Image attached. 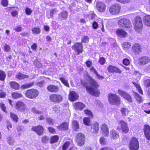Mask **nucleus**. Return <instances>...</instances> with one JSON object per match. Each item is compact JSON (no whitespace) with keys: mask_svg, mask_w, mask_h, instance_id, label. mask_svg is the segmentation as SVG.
I'll use <instances>...</instances> for the list:
<instances>
[{"mask_svg":"<svg viewBox=\"0 0 150 150\" xmlns=\"http://www.w3.org/2000/svg\"><path fill=\"white\" fill-rule=\"evenodd\" d=\"M117 1L122 4L128 3L131 2L132 0H116Z\"/></svg>","mask_w":150,"mask_h":150,"instance_id":"052dcab7","label":"nucleus"},{"mask_svg":"<svg viewBox=\"0 0 150 150\" xmlns=\"http://www.w3.org/2000/svg\"><path fill=\"white\" fill-rule=\"evenodd\" d=\"M117 93L120 95L124 98L126 99L130 102H132L131 96L126 92L121 90L118 89L117 92Z\"/></svg>","mask_w":150,"mask_h":150,"instance_id":"f8f14e48","label":"nucleus"},{"mask_svg":"<svg viewBox=\"0 0 150 150\" xmlns=\"http://www.w3.org/2000/svg\"><path fill=\"white\" fill-rule=\"evenodd\" d=\"M50 101L53 103H60L62 100V97L61 95L55 94H52L49 97Z\"/></svg>","mask_w":150,"mask_h":150,"instance_id":"9d476101","label":"nucleus"},{"mask_svg":"<svg viewBox=\"0 0 150 150\" xmlns=\"http://www.w3.org/2000/svg\"><path fill=\"white\" fill-rule=\"evenodd\" d=\"M46 121L50 125H52L54 124V121L53 119L49 117H47L46 118Z\"/></svg>","mask_w":150,"mask_h":150,"instance_id":"bf43d9fd","label":"nucleus"},{"mask_svg":"<svg viewBox=\"0 0 150 150\" xmlns=\"http://www.w3.org/2000/svg\"><path fill=\"white\" fill-rule=\"evenodd\" d=\"M33 33L35 34H39L40 32V29L38 27L33 28L32 30Z\"/></svg>","mask_w":150,"mask_h":150,"instance_id":"09e8293b","label":"nucleus"},{"mask_svg":"<svg viewBox=\"0 0 150 150\" xmlns=\"http://www.w3.org/2000/svg\"><path fill=\"white\" fill-rule=\"evenodd\" d=\"M100 143L102 145H105L107 142L106 139L103 137H101L99 139Z\"/></svg>","mask_w":150,"mask_h":150,"instance_id":"79ce46f5","label":"nucleus"},{"mask_svg":"<svg viewBox=\"0 0 150 150\" xmlns=\"http://www.w3.org/2000/svg\"><path fill=\"white\" fill-rule=\"evenodd\" d=\"M75 140L79 146H82L85 142L84 135L80 133L77 134L76 136Z\"/></svg>","mask_w":150,"mask_h":150,"instance_id":"1a4fd4ad","label":"nucleus"},{"mask_svg":"<svg viewBox=\"0 0 150 150\" xmlns=\"http://www.w3.org/2000/svg\"><path fill=\"white\" fill-rule=\"evenodd\" d=\"M57 11L56 8L52 9L50 11V15L49 17H48V18H52L54 14Z\"/></svg>","mask_w":150,"mask_h":150,"instance_id":"603ef678","label":"nucleus"},{"mask_svg":"<svg viewBox=\"0 0 150 150\" xmlns=\"http://www.w3.org/2000/svg\"><path fill=\"white\" fill-rule=\"evenodd\" d=\"M59 79L65 86L69 88V86L68 82L67 80L63 77H59Z\"/></svg>","mask_w":150,"mask_h":150,"instance_id":"e433bc0d","label":"nucleus"},{"mask_svg":"<svg viewBox=\"0 0 150 150\" xmlns=\"http://www.w3.org/2000/svg\"><path fill=\"white\" fill-rule=\"evenodd\" d=\"M38 91L36 89H31L27 90L25 94V96L30 99H33L38 95Z\"/></svg>","mask_w":150,"mask_h":150,"instance_id":"20e7f679","label":"nucleus"},{"mask_svg":"<svg viewBox=\"0 0 150 150\" xmlns=\"http://www.w3.org/2000/svg\"><path fill=\"white\" fill-rule=\"evenodd\" d=\"M7 140L8 143L9 144L11 145H14L15 140L12 136H8L7 137Z\"/></svg>","mask_w":150,"mask_h":150,"instance_id":"7c9ffc66","label":"nucleus"},{"mask_svg":"<svg viewBox=\"0 0 150 150\" xmlns=\"http://www.w3.org/2000/svg\"><path fill=\"white\" fill-rule=\"evenodd\" d=\"M108 99L110 103L112 105H117L120 103V98L116 94H110L108 96Z\"/></svg>","mask_w":150,"mask_h":150,"instance_id":"7ed1b4c3","label":"nucleus"},{"mask_svg":"<svg viewBox=\"0 0 150 150\" xmlns=\"http://www.w3.org/2000/svg\"><path fill=\"white\" fill-rule=\"evenodd\" d=\"M116 33L117 35L120 37L124 38L127 36V33L123 30L118 29L117 30Z\"/></svg>","mask_w":150,"mask_h":150,"instance_id":"bb28decb","label":"nucleus"},{"mask_svg":"<svg viewBox=\"0 0 150 150\" xmlns=\"http://www.w3.org/2000/svg\"><path fill=\"white\" fill-rule=\"evenodd\" d=\"M122 114L124 115H127L129 112L128 109L126 108H122L121 110Z\"/></svg>","mask_w":150,"mask_h":150,"instance_id":"de8ad7c7","label":"nucleus"},{"mask_svg":"<svg viewBox=\"0 0 150 150\" xmlns=\"http://www.w3.org/2000/svg\"><path fill=\"white\" fill-rule=\"evenodd\" d=\"M0 107L2 110L5 112L7 113V112L6 110V107L4 104L2 103H0Z\"/></svg>","mask_w":150,"mask_h":150,"instance_id":"6e6d98bb","label":"nucleus"},{"mask_svg":"<svg viewBox=\"0 0 150 150\" xmlns=\"http://www.w3.org/2000/svg\"><path fill=\"white\" fill-rule=\"evenodd\" d=\"M25 12L28 15H30L32 13V11L29 8L27 7L25 9Z\"/></svg>","mask_w":150,"mask_h":150,"instance_id":"0e129e2a","label":"nucleus"},{"mask_svg":"<svg viewBox=\"0 0 150 150\" xmlns=\"http://www.w3.org/2000/svg\"><path fill=\"white\" fill-rule=\"evenodd\" d=\"M10 115L11 117L13 119V121L16 122H18V118L16 114L11 112Z\"/></svg>","mask_w":150,"mask_h":150,"instance_id":"a19ab883","label":"nucleus"},{"mask_svg":"<svg viewBox=\"0 0 150 150\" xmlns=\"http://www.w3.org/2000/svg\"><path fill=\"white\" fill-rule=\"evenodd\" d=\"M12 97L15 99H17L22 96V95L18 93L13 92L12 93Z\"/></svg>","mask_w":150,"mask_h":150,"instance_id":"c03bdc74","label":"nucleus"},{"mask_svg":"<svg viewBox=\"0 0 150 150\" xmlns=\"http://www.w3.org/2000/svg\"><path fill=\"white\" fill-rule=\"evenodd\" d=\"M47 89L50 92L56 93L58 91L59 88L57 86L53 85H50L47 87Z\"/></svg>","mask_w":150,"mask_h":150,"instance_id":"393cba45","label":"nucleus"},{"mask_svg":"<svg viewBox=\"0 0 150 150\" xmlns=\"http://www.w3.org/2000/svg\"><path fill=\"white\" fill-rule=\"evenodd\" d=\"M91 118L90 117H85L83 119L84 124L86 125L89 126L90 122V119Z\"/></svg>","mask_w":150,"mask_h":150,"instance_id":"8fccbe9b","label":"nucleus"},{"mask_svg":"<svg viewBox=\"0 0 150 150\" xmlns=\"http://www.w3.org/2000/svg\"><path fill=\"white\" fill-rule=\"evenodd\" d=\"M101 129L102 132L104 135L108 137L109 136V129L106 124L103 123L102 125Z\"/></svg>","mask_w":150,"mask_h":150,"instance_id":"b1692460","label":"nucleus"},{"mask_svg":"<svg viewBox=\"0 0 150 150\" xmlns=\"http://www.w3.org/2000/svg\"><path fill=\"white\" fill-rule=\"evenodd\" d=\"M34 84V82L26 83L23 84L21 86V88L22 89H25L29 88L32 86Z\"/></svg>","mask_w":150,"mask_h":150,"instance_id":"f704fd0d","label":"nucleus"},{"mask_svg":"<svg viewBox=\"0 0 150 150\" xmlns=\"http://www.w3.org/2000/svg\"><path fill=\"white\" fill-rule=\"evenodd\" d=\"M1 4L4 6H7L8 5V1L7 0H2L1 1Z\"/></svg>","mask_w":150,"mask_h":150,"instance_id":"338daca9","label":"nucleus"},{"mask_svg":"<svg viewBox=\"0 0 150 150\" xmlns=\"http://www.w3.org/2000/svg\"><path fill=\"white\" fill-rule=\"evenodd\" d=\"M139 147V143L138 140L135 137L132 138L130 142L129 149L131 150H137Z\"/></svg>","mask_w":150,"mask_h":150,"instance_id":"0eeeda50","label":"nucleus"},{"mask_svg":"<svg viewBox=\"0 0 150 150\" xmlns=\"http://www.w3.org/2000/svg\"><path fill=\"white\" fill-rule=\"evenodd\" d=\"M7 123V127L8 130H9V128H12V125L10 122L8 120H6V121Z\"/></svg>","mask_w":150,"mask_h":150,"instance_id":"e2e57ef3","label":"nucleus"},{"mask_svg":"<svg viewBox=\"0 0 150 150\" xmlns=\"http://www.w3.org/2000/svg\"><path fill=\"white\" fill-rule=\"evenodd\" d=\"M16 77L18 79H22L25 78H28L29 76L28 75L23 74L21 73H19L16 76Z\"/></svg>","mask_w":150,"mask_h":150,"instance_id":"2f4dec72","label":"nucleus"},{"mask_svg":"<svg viewBox=\"0 0 150 150\" xmlns=\"http://www.w3.org/2000/svg\"><path fill=\"white\" fill-rule=\"evenodd\" d=\"M15 108L18 111L24 112L25 110V105L22 101H18L15 104Z\"/></svg>","mask_w":150,"mask_h":150,"instance_id":"2eb2a0df","label":"nucleus"},{"mask_svg":"<svg viewBox=\"0 0 150 150\" xmlns=\"http://www.w3.org/2000/svg\"><path fill=\"white\" fill-rule=\"evenodd\" d=\"M84 112L86 115L89 117L90 118H92L93 117V113L92 112L89 110L88 109L84 110Z\"/></svg>","mask_w":150,"mask_h":150,"instance_id":"ea45409f","label":"nucleus"},{"mask_svg":"<svg viewBox=\"0 0 150 150\" xmlns=\"http://www.w3.org/2000/svg\"><path fill=\"white\" fill-rule=\"evenodd\" d=\"M117 93L120 95L124 98L126 99L130 102H132L131 96L126 92L121 90L118 89L117 92Z\"/></svg>","mask_w":150,"mask_h":150,"instance_id":"ddd939ff","label":"nucleus"},{"mask_svg":"<svg viewBox=\"0 0 150 150\" xmlns=\"http://www.w3.org/2000/svg\"><path fill=\"white\" fill-rule=\"evenodd\" d=\"M144 21L145 25L147 26H150V15H147L144 17Z\"/></svg>","mask_w":150,"mask_h":150,"instance_id":"c85d7f7f","label":"nucleus"},{"mask_svg":"<svg viewBox=\"0 0 150 150\" xmlns=\"http://www.w3.org/2000/svg\"><path fill=\"white\" fill-rule=\"evenodd\" d=\"M53 110L56 113H59L60 112V108L59 106L57 105H55L53 106L52 107Z\"/></svg>","mask_w":150,"mask_h":150,"instance_id":"a18cd8bd","label":"nucleus"},{"mask_svg":"<svg viewBox=\"0 0 150 150\" xmlns=\"http://www.w3.org/2000/svg\"><path fill=\"white\" fill-rule=\"evenodd\" d=\"M133 83L134 84V85L136 86L139 93H140L141 94L143 95V92L140 86L137 83H135V82H133Z\"/></svg>","mask_w":150,"mask_h":150,"instance_id":"3c124183","label":"nucleus"},{"mask_svg":"<svg viewBox=\"0 0 150 150\" xmlns=\"http://www.w3.org/2000/svg\"><path fill=\"white\" fill-rule=\"evenodd\" d=\"M89 83L91 86H86V90L91 95L95 96H98L100 93V92L97 88H98L99 85L94 79L90 78L89 80Z\"/></svg>","mask_w":150,"mask_h":150,"instance_id":"f257e3e1","label":"nucleus"},{"mask_svg":"<svg viewBox=\"0 0 150 150\" xmlns=\"http://www.w3.org/2000/svg\"><path fill=\"white\" fill-rule=\"evenodd\" d=\"M32 111L34 113H36L38 114H42L43 112L39 111L36 109L35 108H33L31 109Z\"/></svg>","mask_w":150,"mask_h":150,"instance_id":"5fc2aeb1","label":"nucleus"},{"mask_svg":"<svg viewBox=\"0 0 150 150\" xmlns=\"http://www.w3.org/2000/svg\"><path fill=\"white\" fill-rule=\"evenodd\" d=\"M134 96L135 99L138 102L141 103L142 102V97L137 93L134 92Z\"/></svg>","mask_w":150,"mask_h":150,"instance_id":"473e14b6","label":"nucleus"},{"mask_svg":"<svg viewBox=\"0 0 150 150\" xmlns=\"http://www.w3.org/2000/svg\"><path fill=\"white\" fill-rule=\"evenodd\" d=\"M99 130V124L97 122H95L91 125V132L94 134L98 133Z\"/></svg>","mask_w":150,"mask_h":150,"instance_id":"412c9836","label":"nucleus"},{"mask_svg":"<svg viewBox=\"0 0 150 150\" xmlns=\"http://www.w3.org/2000/svg\"><path fill=\"white\" fill-rule=\"evenodd\" d=\"M118 126L117 129H120L122 132L125 133L128 132L129 130V128L127 126V124L125 122L120 120L118 122Z\"/></svg>","mask_w":150,"mask_h":150,"instance_id":"6e6552de","label":"nucleus"},{"mask_svg":"<svg viewBox=\"0 0 150 150\" xmlns=\"http://www.w3.org/2000/svg\"><path fill=\"white\" fill-rule=\"evenodd\" d=\"M34 64L37 67L41 68L42 66V64L39 62L36 61Z\"/></svg>","mask_w":150,"mask_h":150,"instance_id":"774afa93","label":"nucleus"},{"mask_svg":"<svg viewBox=\"0 0 150 150\" xmlns=\"http://www.w3.org/2000/svg\"><path fill=\"white\" fill-rule=\"evenodd\" d=\"M110 135L111 138L113 140H116L119 137L118 131L114 129L110 131Z\"/></svg>","mask_w":150,"mask_h":150,"instance_id":"4be33fe9","label":"nucleus"},{"mask_svg":"<svg viewBox=\"0 0 150 150\" xmlns=\"http://www.w3.org/2000/svg\"><path fill=\"white\" fill-rule=\"evenodd\" d=\"M122 46L124 50H127L130 47L131 45L129 42H125L122 44Z\"/></svg>","mask_w":150,"mask_h":150,"instance_id":"c9c22d12","label":"nucleus"},{"mask_svg":"<svg viewBox=\"0 0 150 150\" xmlns=\"http://www.w3.org/2000/svg\"><path fill=\"white\" fill-rule=\"evenodd\" d=\"M117 93L120 95L124 98L126 99L130 102H132L131 96L126 92L121 90L118 89L117 92Z\"/></svg>","mask_w":150,"mask_h":150,"instance_id":"4468645a","label":"nucleus"},{"mask_svg":"<svg viewBox=\"0 0 150 150\" xmlns=\"http://www.w3.org/2000/svg\"><path fill=\"white\" fill-rule=\"evenodd\" d=\"M134 27L135 31L138 32H139L142 30L143 25L142 20L140 17H137L136 18Z\"/></svg>","mask_w":150,"mask_h":150,"instance_id":"39448f33","label":"nucleus"},{"mask_svg":"<svg viewBox=\"0 0 150 150\" xmlns=\"http://www.w3.org/2000/svg\"><path fill=\"white\" fill-rule=\"evenodd\" d=\"M72 127L73 129L76 131L79 128V125L78 122L76 121H73L72 122Z\"/></svg>","mask_w":150,"mask_h":150,"instance_id":"58836bf2","label":"nucleus"},{"mask_svg":"<svg viewBox=\"0 0 150 150\" xmlns=\"http://www.w3.org/2000/svg\"><path fill=\"white\" fill-rule=\"evenodd\" d=\"M144 131L146 139L150 140V127L147 125H145Z\"/></svg>","mask_w":150,"mask_h":150,"instance_id":"6ab92c4d","label":"nucleus"},{"mask_svg":"<svg viewBox=\"0 0 150 150\" xmlns=\"http://www.w3.org/2000/svg\"><path fill=\"white\" fill-rule=\"evenodd\" d=\"M132 51L136 54H138L142 51V46L140 44L135 43L132 47Z\"/></svg>","mask_w":150,"mask_h":150,"instance_id":"a211bd4d","label":"nucleus"},{"mask_svg":"<svg viewBox=\"0 0 150 150\" xmlns=\"http://www.w3.org/2000/svg\"><path fill=\"white\" fill-rule=\"evenodd\" d=\"M138 64L141 66L145 65L150 62V57L147 56L141 57L138 59Z\"/></svg>","mask_w":150,"mask_h":150,"instance_id":"dca6fc26","label":"nucleus"},{"mask_svg":"<svg viewBox=\"0 0 150 150\" xmlns=\"http://www.w3.org/2000/svg\"><path fill=\"white\" fill-rule=\"evenodd\" d=\"M45 83V81H42L40 82H37L36 84V85L40 87L43 86L44 84Z\"/></svg>","mask_w":150,"mask_h":150,"instance_id":"69168bd1","label":"nucleus"},{"mask_svg":"<svg viewBox=\"0 0 150 150\" xmlns=\"http://www.w3.org/2000/svg\"><path fill=\"white\" fill-rule=\"evenodd\" d=\"M48 139L49 138L48 137L44 136L42 138L41 142L42 143H46L47 142Z\"/></svg>","mask_w":150,"mask_h":150,"instance_id":"4d7b16f0","label":"nucleus"},{"mask_svg":"<svg viewBox=\"0 0 150 150\" xmlns=\"http://www.w3.org/2000/svg\"><path fill=\"white\" fill-rule=\"evenodd\" d=\"M59 139V137L57 136H54L51 137L50 143L53 144L57 142Z\"/></svg>","mask_w":150,"mask_h":150,"instance_id":"37998d69","label":"nucleus"},{"mask_svg":"<svg viewBox=\"0 0 150 150\" xmlns=\"http://www.w3.org/2000/svg\"><path fill=\"white\" fill-rule=\"evenodd\" d=\"M68 16V12L67 11H64L62 12L59 15V16L62 18V19H66Z\"/></svg>","mask_w":150,"mask_h":150,"instance_id":"4c0bfd02","label":"nucleus"},{"mask_svg":"<svg viewBox=\"0 0 150 150\" xmlns=\"http://www.w3.org/2000/svg\"><path fill=\"white\" fill-rule=\"evenodd\" d=\"M68 127V124L66 122H64L61 124L58 127L59 129L66 130L67 129Z\"/></svg>","mask_w":150,"mask_h":150,"instance_id":"72a5a7b5","label":"nucleus"},{"mask_svg":"<svg viewBox=\"0 0 150 150\" xmlns=\"http://www.w3.org/2000/svg\"><path fill=\"white\" fill-rule=\"evenodd\" d=\"M89 41V38L87 36H84L81 39V42H82L87 43Z\"/></svg>","mask_w":150,"mask_h":150,"instance_id":"13d9d810","label":"nucleus"},{"mask_svg":"<svg viewBox=\"0 0 150 150\" xmlns=\"http://www.w3.org/2000/svg\"><path fill=\"white\" fill-rule=\"evenodd\" d=\"M70 143L69 142H66L62 146V149L63 150H67L69 146L70 145Z\"/></svg>","mask_w":150,"mask_h":150,"instance_id":"864d4df0","label":"nucleus"},{"mask_svg":"<svg viewBox=\"0 0 150 150\" xmlns=\"http://www.w3.org/2000/svg\"><path fill=\"white\" fill-rule=\"evenodd\" d=\"M108 70L109 72H115L120 73L122 72L117 67L112 65H110Z\"/></svg>","mask_w":150,"mask_h":150,"instance_id":"a878e982","label":"nucleus"},{"mask_svg":"<svg viewBox=\"0 0 150 150\" xmlns=\"http://www.w3.org/2000/svg\"><path fill=\"white\" fill-rule=\"evenodd\" d=\"M121 6L118 4L115 3L112 4L110 7L109 11L112 14H119L120 11Z\"/></svg>","mask_w":150,"mask_h":150,"instance_id":"423d86ee","label":"nucleus"},{"mask_svg":"<svg viewBox=\"0 0 150 150\" xmlns=\"http://www.w3.org/2000/svg\"><path fill=\"white\" fill-rule=\"evenodd\" d=\"M78 97V95L75 92L71 91L70 92L69 95V99L71 101H74L77 100Z\"/></svg>","mask_w":150,"mask_h":150,"instance_id":"aec40b11","label":"nucleus"},{"mask_svg":"<svg viewBox=\"0 0 150 150\" xmlns=\"http://www.w3.org/2000/svg\"><path fill=\"white\" fill-rule=\"evenodd\" d=\"M11 87L12 88L17 90L19 88V85L15 81L11 82L10 83Z\"/></svg>","mask_w":150,"mask_h":150,"instance_id":"c756f323","label":"nucleus"},{"mask_svg":"<svg viewBox=\"0 0 150 150\" xmlns=\"http://www.w3.org/2000/svg\"><path fill=\"white\" fill-rule=\"evenodd\" d=\"M96 6L98 10L100 12H103L105 10L106 6L105 5L101 2H97Z\"/></svg>","mask_w":150,"mask_h":150,"instance_id":"5701e85b","label":"nucleus"},{"mask_svg":"<svg viewBox=\"0 0 150 150\" xmlns=\"http://www.w3.org/2000/svg\"><path fill=\"white\" fill-rule=\"evenodd\" d=\"M144 85L146 87H150V79L146 80L144 82Z\"/></svg>","mask_w":150,"mask_h":150,"instance_id":"680f3d73","label":"nucleus"},{"mask_svg":"<svg viewBox=\"0 0 150 150\" xmlns=\"http://www.w3.org/2000/svg\"><path fill=\"white\" fill-rule=\"evenodd\" d=\"M74 106L76 110H82L85 107L84 104L80 102H77L75 103Z\"/></svg>","mask_w":150,"mask_h":150,"instance_id":"cd10ccee","label":"nucleus"},{"mask_svg":"<svg viewBox=\"0 0 150 150\" xmlns=\"http://www.w3.org/2000/svg\"><path fill=\"white\" fill-rule=\"evenodd\" d=\"M6 77L5 72L0 69V80L2 81H4Z\"/></svg>","mask_w":150,"mask_h":150,"instance_id":"49530a36","label":"nucleus"},{"mask_svg":"<svg viewBox=\"0 0 150 150\" xmlns=\"http://www.w3.org/2000/svg\"><path fill=\"white\" fill-rule=\"evenodd\" d=\"M31 130L35 132L38 135H41L42 134L44 128L42 126L39 125L32 127Z\"/></svg>","mask_w":150,"mask_h":150,"instance_id":"f3484780","label":"nucleus"},{"mask_svg":"<svg viewBox=\"0 0 150 150\" xmlns=\"http://www.w3.org/2000/svg\"><path fill=\"white\" fill-rule=\"evenodd\" d=\"M118 24L120 27L126 28L129 31L132 29L131 23L128 19L123 18L120 19L118 21Z\"/></svg>","mask_w":150,"mask_h":150,"instance_id":"f03ea898","label":"nucleus"},{"mask_svg":"<svg viewBox=\"0 0 150 150\" xmlns=\"http://www.w3.org/2000/svg\"><path fill=\"white\" fill-rule=\"evenodd\" d=\"M72 49L77 52V54L82 53L83 51V45L81 43L76 42L72 47Z\"/></svg>","mask_w":150,"mask_h":150,"instance_id":"9b49d317","label":"nucleus"}]
</instances>
